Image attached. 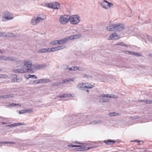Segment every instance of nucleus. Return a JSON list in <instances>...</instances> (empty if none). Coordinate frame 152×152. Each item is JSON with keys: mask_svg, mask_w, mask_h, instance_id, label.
I'll list each match as a JSON object with an SVG mask.
<instances>
[{"mask_svg": "<svg viewBox=\"0 0 152 152\" xmlns=\"http://www.w3.org/2000/svg\"><path fill=\"white\" fill-rule=\"evenodd\" d=\"M124 25L123 23H118L110 26L107 27L106 29L109 31H120L123 30Z\"/></svg>", "mask_w": 152, "mask_h": 152, "instance_id": "obj_1", "label": "nucleus"}, {"mask_svg": "<svg viewBox=\"0 0 152 152\" xmlns=\"http://www.w3.org/2000/svg\"><path fill=\"white\" fill-rule=\"evenodd\" d=\"M71 20V16L68 15H61L59 18V21L62 24H65Z\"/></svg>", "mask_w": 152, "mask_h": 152, "instance_id": "obj_2", "label": "nucleus"}, {"mask_svg": "<svg viewBox=\"0 0 152 152\" xmlns=\"http://www.w3.org/2000/svg\"><path fill=\"white\" fill-rule=\"evenodd\" d=\"M46 18V16L44 15H43L42 18L38 17L37 18H34L31 19V23L34 25H36L39 23L41 21L44 20Z\"/></svg>", "mask_w": 152, "mask_h": 152, "instance_id": "obj_3", "label": "nucleus"}, {"mask_svg": "<svg viewBox=\"0 0 152 152\" xmlns=\"http://www.w3.org/2000/svg\"><path fill=\"white\" fill-rule=\"evenodd\" d=\"M80 17L77 15H73L71 16L70 23L72 24H77L80 21Z\"/></svg>", "mask_w": 152, "mask_h": 152, "instance_id": "obj_4", "label": "nucleus"}, {"mask_svg": "<svg viewBox=\"0 0 152 152\" xmlns=\"http://www.w3.org/2000/svg\"><path fill=\"white\" fill-rule=\"evenodd\" d=\"M23 66H25L27 68V69H30V70H31V72H29L28 73H34V72L33 69L31 68V67L32 66V62L31 61H24V64Z\"/></svg>", "mask_w": 152, "mask_h": 152, "instance_id": "obj_5", "label": "nucleus"}, {"mask_svg": "<svg viewBox=\"0 0 152 152\" xmlns=\"http://www.w3.org/2000/svg\"><path fill=\"white\" fill-rule=\"evenodd\" d=\"M11 15L12 14L8 12H5L4 16L2 18V21H6L12 19L13 18L11 17Z\"/></svg>", "mask_w": 152, "mask_h": 152, "instance_id": "obj_6", "label": "nucleus"}, {"mask_svg": "<svg viewBox=\"0 0 152 152\" xmlns=\"http://www.w3.org/2000/svg\"><path fill=\"white\" fill-rule=\"evenodd\" d=\"M73 81V79L72 78H69V79H66L64 80H62V82L61 83L56 82L53 83L52 84V86H57L60 85L61 83L63 84L64 83H66L67 82Z\"/></svg>", "mask_w": 152, "mask_h": 152, "instance_id": "obj_7", "label": "nucleus"}, {"mask_svg": "<svg viewBox=\"0 0 152 152\" xmlns=\"http://www.w3.org/2000/svg\"><path fill=\"white\" fill-rule=\"evenodd\" d=\"M31 70H30L28 69H16L15 70L14 72H18L19 73H29L31 72Z\"/></svg>", "mask_w": 152, "mask_h": 152, "instance_id": "obj_8", "label": "nucleus"}, {"mask_svg": "<svg viewBox=\"0 0 152 152\" xmlns=\"http://www.w3.org/2000/svg\"><path fill=\"white\" fill-rule=\"evenodd\" d=\"M1 37H16L15 35L14 34L11 33H2V34L1 35Z\"/></svg>", "mask_w": 152, "mask_h": 152, "instance_id": "obj_9", "label": "nucleus"}, {"mask_svg": "<svg viewBox=\"0 0 152 152\" xmlns=\"http://www.w3.org/2000/svg\"><path fill=\"white\" fill-rule=\"evenodd\" d=\"M81 122H82L80 121V119L77 118L76 119L75 121L73 120L71 122V125H77L79 126L80 124V123Z\"/></svg>", "mask_w": 152, "mask_h": 152, "instance_id": "obj_10", "label": "nucleus"}, {"mask_svg": "<svg viewBox=\"0 0 152 152\" xmlns=\"http://www.w3.org/2000/svg\"><path fill=\"white\" fill-rule=\"evenodd\" d=\"M109 37L111 40H115L119 39L120 37L119 35H117L116 33H114L110 35Z\"/></svg>", "mask_w": 152, "mask_h": 152, "instance_id": "obj_11", "label": "nucleus"}, {"mask_svg": "<svg viewBox=\"0 0 152 152\" xmlns=\"http://www.w3.org/2000/svg\"><path fill=\"white\" fill-rule=\"evenodd\" d=\"M92 148V147L86 148L84 147V146L81 145V147H80V148H75V149L77 151H81L88 150Z\"/></svg>", "mask_w": 152, "mask_h": 152, "instance_id": "obj_12", "label": "nucleus"}, {"mask_svg": "<svg viewBox=\"0 0 152 152\" xmlns=\"http://www.w3.org/2000/svg\"><path fill=\"white\" fill-rule=\"evenodd\" d=\"M104 142L107 145H112L116 141L112 140H104Z\"/></svg>", "mask_w": 152, "mask_h": 152, "instance_id": "obj_13", "label": "nucleus"}, {"mask_svg": "<svg viewBox=\"0 0 152 152\" xmlns=\"http://www.w3.org/2000/svg\"><path fill=\"white\" fill-rule=\"evenodd\" d=\"M52 8L57 9L59 8L60 6V4L57 2H54L52 3Z\"/></svg>", "mask_w": 152, "mask_h": 152, "instance_id": "obj_14", "label": "nucleus"}, {"mask_svg": "<svg viewBox=\"0 0 152 152\" xmlns=\"http://www.w3.org/2000/svg\"><path fill=\"white\" fill-rule=\"evenodd\" d=\"M21 125H25V124L24 123H14L10 125H7L6 126V127H12L13 126H17Z\"/></svg>", "mask_w": 152, "mask_h": 152, "instance_id": "obj_15", "label": "nucleus"}, {"mask_svg": "<svg viewBox=\"0 0 152 152\" xmlns=\"http://www.w3.org/2000/svg\"><path fill=\"white\" fill-rule=\"evenodd\" d=\"M108 1L106 0H104L101 3V5L102 6V7L105 9H107V7Z\"/></svg>", "mask_w": 152, "mask_h": 152, "instance_id": "obj_16", "label": "nucleus"}, {"mask_svg": "<svg viewBox=\"0 0 152 152\" xmlns=\"http://www.w3.org/2000/svg\"><path fill=\"white\" fill-rule=\"evenodd\" d=\"M85 85L84 83H80L78 85L77 88L79 89L80 90H82L85 88H87L88 87L85 86Z\"/></svg>", "mask_w": 152, "mask_h": 152, "instance_id": "obj_17", "label": "nucleus"}, {"mask_svg": "<svg viewBox=\"0 0 152 152\" xmlns=\"http://www.w3.org/2000/svg\"><path fill=\"white\" fill-rule=\"evenodd\" d=\"M48 52H49V48H42L40 49L38 51V53H44Z\"/></svg>", "mask_w": 152, "mask_h": 152, "instance_id": "obj_18", "label": "nucleus"}, {"mask_svg": "<svg viewBox=\"0 0 152 152\" xmlns=\"http://www.w3.org/2000/svg\"><path fill=\"white\" fill-rule=\"evenodd\" d=\"M18 58L11 57H7L6 56V61H11L14 62H17L18 61Z\"/></svg>", "mask_w": 152, "mask_h": 152, "instance_id": "obj_19", "label": "nucleus"}, {"mask_svg": "<svg viewBox=\"0 0 152 152\" xmlns=\"http://www.w3.org/2000/svg\"><path fill=\"white\" fill-rule=\"evenodd\" d=\"M46 66L45 64H38L36 66L35 69H43Z\"/></svg>", "mask_w": 152, "mask_h": 152, "instance_id": "obj_20", "label": "nucleus"}, {"mask_svg": "<svg viewBox=\"0 0 152 152\" xmlns=\"http://www.w3.org/2000/svg\"><path fill=\"white\" fill-rule=\"evenodd\" d=\"M66 42V39L65 38L63 39L58 40V45L63 44Z\"/></svg>", "mask_w": 152, "mask_h": 152, "instance_id": "obj_21", "label": "nucleus"}, {"mask_svg": "<svg viewBox=\"0 0 152 152\" xmlns=\"http://www.w3.org/2000/svg\"><path fill=\"white\" fill-rule=\"evenodd\" d=\"M72 96V95L70 94H66L61 95L59 96H58L60 98L70 97Z\"/></svg>", "mask_w": 152, "mask_h": 152, "instance_id": "obj_22", "label": "nucleus"}, {"mask_svg": "<svg viewBox=\"0 0 152 152\" xmlns=\"http://www.w3.org/2000/svg\"><path fill=\"white\" fill-rule=\"evenodd\" d=\"M39 80L40 83L50 82V80L49 79H39Z\"/></svg>", "mask_w": 152, "mask_h": 152, "instance_id": "obj_23", "label": "nucleus"}, {"mask_svg": "<svg viewBox=\"0 0 152 152\" xmlns=\"http://www.w3.org/2000/svg\"><path fill=\"white\" fill-rule=\"evenodd\" d=\"M21 106V104H16V103H12L11 104H9L8 105H7L6 106V107H15L16 106Z\"/></svg>", "mask_w": 152, "mask_h": 152, "instance_id": "obj_24", "label": "nucleus"}, {"mask_svg": "<svg viewBox=\"0 0 152 152\" xmlns=\"http://www.w3.org/2000/svg\"><path fill=\"white\" fill-rule=\"evenodd\" d=\"M84 83L85 86L88 87L87 88H86L91 89V88L93 87H94L91 84H90V83Z\"/></svg>", "mask_w": 152, "mask_h": 152, "instance_id": "obj_25", "label": "nucleus"}, {"mask_svg": "<svg viewBox=\"0 0 152 152\" xmlns=\"http://www.w3.org/2000/svg\"><path fill=\"white\" fill-rule=\"evenodd\" d=\"M110 99H108L106 98H100L99 99V101L101 102H108L109 101Z\"/></svg>", "mask_w": 152, "mask_h": 152, "instance_id": "obj_26", "label": "nucleus"}, {"mask_svg": "<svg viewBox=\"0 0 152 152\" xmlns=\"http://www.w3.org/2000/svg\"><path fill=\"white\" fill-rule=\"evenodd\" d=\"M58 40H56L53 41L50 43V44L51 45H57L58 44Z\"/></svg>", "mask_w": 152, "mask_h": 152, "instance_id": "obj_27", "label": "nucleus"}, {"mask_svg": "<svg viewBox=\"0 0 152 152\" xmlns=\"http://www.w3.org/2000/svg\"><path fill=\"white\" fill-rule=\"evenodd\" d=\"M49 52H53L57 51L56 47H54L51 48H49Z\"/></svg>", "mask_w": 152, "mask_h": 152, "instance_id": "obj_28", "label": "nucleus"}, {"mask_svg": "<svg viewBox=\"0 0 152 152\" xmlns=\"http://www.w3.org/2000/svg\"><path fill=\"white\" fill-rule=\"evenodd\" d=\"M15 142H0V144H15Z\"/></svg>", "mask_w": 152, "mask_h": 152, "instance_id": "obj_29", "label": "nucleus"}, {"mask_svg": "<svg viewBox=\"0 0 152 152\" xmlns=\"http://www.w3.org/2000/svg\"><path fill=\"white\" fill-rule=\"evenodd\" d=\"M101 121H93L90 122V124H95L98 123H101Z\"/></svg>", "mask_w": 152, "mask_h": 152, "instance_id": "obj_30", "label": "nucleus"}, {"mask_svg": "<svg viewBox=\"0 0 152 152\" xmlns=\"http://www.w3.org/2000/svg\"><path fill=\"white\" fill-rule=\"evenodd\" d=\"M116 45L124 46L125 47H128V46L127 45H126L123 42H118L116 44Z\"/></svg>", "mask_w": 152, "mask_h": 152, "instance_id": "obj_31", "label": "nucleus"}, {"mask_svg": "<svg viewBox=\"0 0 152 152\" xmlns=\"http://www.w3.org/2000/svg\"><path fill=\"white\" fill-rule=\"evenodd\" d=\"M68 146L69 147H77V148H80V147H81V145H68Z\"/></svg>", "mask_w": 152, "mask_h": 152, "instance_id": "obj_32", "label": "nucleus"}, {"mask_svg": "<svg viewBox=\"0 0 152 152\" xmlns=\"http://www.w3.org/2000/svg\"><path fill=\"white\" fill-rule=\"evenodd\" d=\"M73 38L74 37H73V35L70 36L69 37H65V38H66V42H67L68 41L72 39H74Z\"/></svg>", "mask_w": 152, "mask_h": 152, "instance_id": "obj_33", "label": "nucleus"}, {"mask_svg": "<svg viewBox=\"0 0 152 152\" xmlns=\"http://www.w3.org/2000/svg\"><path fill=\"white\" fill-rule=\"evenodd\" d=\"M81 36V35L80 34H76L73 35L74 39H77L78 38L80 37Z\"/></svg>", "mask_w": 152, "mask_h": 152, "instance_id": "obj_34", "label": "nucleus"}, {"mask_svg": "<svg viewBox=\"0 0 152 152\" xmlns=\"http://www.w3.org/2000/svg\"><path fill=\"white\" fill-rule=\"evenodd\" d=\"M65 48V45H62L56 47L57 50V51L61 50V49L64 48Z\"/></svg>", "mask_w": 152, "mask_h": 152, "instance_id": "obj_35", "label": "nucleus"}, {"mask_svg": "<svg viewBox=\"0 0 152 152\" xmlns=\"http://www.w3.org/2000/svg\"><path fill=\"white\" fill-rule=\"evenodd\" d=\"M109 94H100L99 95V97H105L109 98Z\"/></svg>", "mask_w": 152, "mask_h": 152, "instance_id": "obj_36", "label": "nucleus"}, {"mask_svg": "<svg viewBox=\"0 0 152 152\" xmlns=\"http://www.w3.org/2000/svg\"><path fill=\"white\" fill-rule=\"evenodd\" d=\"M118 113L116 112H113L109 113L108 114V115H109L110 116H115L117 115H118Z\"/></svg>", "mask_w": 152, "mask_h": 152, "instance_id": "obj_37", "label": "nucleus"}, {"mask_svg": "<svg viewBox=\"0 0 152 152\" xmlns=\"http://www.w3.org/2000/svg\"><path fill=\"white\" fill-rule=\"evenodd\" d=\"M45 5L46 6L48 7H49V8H52V6H51V5H52V3H45Z\"/></svg>", "mask_w": 152, "mask_h": 152, "instance_id": "obj_38", "label": "nucleus"}, {"mask_svg": "<svg viewBox=\"0 0 152 152\" xmlns=\"http://www.w3.org/2000/svg\"><path fill=\"white\" fill-rule=\"evenodd\" d=\"M6 61V56H0V60Z\"/></svg>", "mask_w": 152, "mask_h": 152, "instance_id": "obj_39", "label": "nucleus"}, {"mask_svg": "<svg viewBox=\"0 0 152 152\" xmlns=\"http://www.w3.org/2000/svg\"><path fill=\"white\" fill-rule=\"evenodd\" d=\"M109 98H117L118 96H117L115 95H109Z\"/></svg>", "mask_w": 152, "mask_h": 152, "instance_id": "obj_40", "label": "nucleus"}, {"mask_svg": "<svg viewBox=\"0 0 152 152\" xmlns=\"http://www.w3.org/2000/svg\"><path fill=\"white\" fill-rule=\"evenodd\" d=\"M107 7L108 8H110L111 7H112L113 5V4L109 2H108V3H107Z\"/></svg>", "mask_w": 152, "mask_h": 152, "instance_id": "obj_41", "label": "nucleus"}, {"mask_svg": "<svg viewBox=\"0 0 152 152\" xmlns=\"http://www.w3.org/2000/svg\"><path fill=\"white\" fill-rule=\"evenodd\" d=\"M28 76L30 77V78H33L37 79V77L34 75H29Z\"/></svg>", "mask_w": 152, "mask_h": 152, "instance_id": "obj_42", "label": "nucleus"}, {"mask_svg": "<svg viewBox=\"0 0 152 152\" xmlns=\"http://www.w3.org/2000/svg\"><path fill=\"white\" fill-rule=\"evenodd\" d=\"M7 98H10V97H12L14 96V94H10L7 95Z\"/></svg>", "mask_w": 152, "mask_h": 152, "instance_id": "obj_43", "label": "nucleus"}, {"mask_svg": "<svg viewBox=\"0 0 152 152\" xmlns=\"http://www.w3.org/2000/svg\"><path fill=\"white\" fill-rule=\"evenodd\" d=\"M73 71H76L79 69V68H80V67L76 66H73Z\"/></svg>", "mask_w": 152, "mask_h": 152, "instance_id": "obj_44", "label": "nucleus"}, {"mask_svg": "<svg viewBox=\"0 0 152 152\" xmlns=\"http://www.w3.org/2000/svg\"><path fill=\"white\" fill-rule=\"evenodd\" d=\"M84 77H86L87 78H91L92 77V76H91V75H86V74L84 75Z\"/></svg>", "mask_w": 152, "mask_h": 152, "instance_id": "obj_45", "label": "nucleus"}, {"mask_svg": "<svg viewBox=\"0 0 152 152\" xmlns=\"http://www.w3.org/2000/svg\"><path fill=\"white\" fill-rule=\"evenodd\" d=\"M64 70H67L69 69V67H68V66L66 65H64Z\"/></svg>", "mask_w": 152, "mask_h": 152, "instance_id": "obj_46", "label": "nucleus"}, {"mask_svg": "<svg viewBox=\"0 0 152 152\" xmlns=\"http://www.w3.org/2000/svg\"><path fill=\"white\" fill-rule=\"evenodd\" d=\"M34 82L36 84H37L40 83V80H37L34 81Z\"/></svg>", "mask_w": 152, "mask_h": 152, "instance_id": "obj_47", "label": "nucleus"}, {"mask_svg": "<svg viewBox=\"0 0 152 152\" xmlns=\"http://www.w3.org/2000/svg\"><path fill=\"white\" fill-rule=\"evenodd\" d=\"M19 113L20 114H23V113H25V110H20V111H19Z\"/></svg>", "mask_w": 152, "mask_h": 152, "instance_id": "obj_48", "label": "nucleus"}, {"mask_svg": "<svg viewBox=\"0 0 152 152\" xmlns=\"http://www.w3.org/2000/svg\"><path fill=\"white\" fill-rule=\"evenodd\" d=\"M7 76L6 75H3L2 74H0V78H4L5 77H7Z\"/></svg>", "mask_w": 152, "mask_h": 152, "instance_id": "obj_49", "label": "nucleus"}, {"mask_svg": "<svg viewBox=\"0 0 152 152\" xmlns=\"http://www.w3.org/2000/svg\"><path fill=\"white\" fill-rule=\"evenodd\" d=\"M129 53L135 56V52L133 51H129Z\"/></svg>", "mask_w": 152, "mask_h": 152, "instance_id": "obj_50", "label": "nucleus"}, {"mask_svg": "<svg viewBox=\"0 0 152 152\" xmlns=\"http://www.w3.org/2000/svg\"><path fill=\"white\" fill-rule=\"evenodd\" d=\"M25 113H30L32 110L29 109H25Z\"/></svg>", "mask_w": 152, "mask_h": 152, "instance_id": "obj_51", "label": "nucleus"}, {"mask_svg": "<svg viewBox=\"0 0 152 152\" xmlns=\"http://www.w3.org/2000/svg\"><path fill=\"white\" fill-rule=\"evenodd\" d=\"M24 76H25V78L26 79H28L29 78H30V77L28 76V75H25Z\"/></svg>", "mask_w": 152, "mask_h": 152, "instance_id": "obj_52", "label": "nucleus"}, {"mask_svg": "<svg viewBox=\"0 0 152 152\" xmlns=\"http://www.w3.org/2000/svg\"><path fill=\"white\" fill-rule=\"evenodd\" d=\"M135 56H141L140 54L139 53H137L135 52Z\"/></svg>", "mask_w": 152, "mask_h": 152, "instance_id": "obj_53", "label": "nucleus"}, {"mask_svg": "<svg viewBox=\"0 0 152 152\" xmlns=\"http://www.w3.org/2000/svg\"><path fill=\"white\" fill-rule=\"evenodd\" d=\"M3 99H6L7 98V95H2V97Z\"/></svg>", "mask_w": 152, "mask_h": 152, "instance_id": "obj_54", "label": "nucleus"}, {"mask_svg": "<svg viewBox=\"0 0 152 152\" xmlns=\"http://www.w3.org/2000/svg\"><path fill=\"white\" fill-rule=\"evenodd\" d=\"M138 118V117L137 116H134L132 117V119H136Z\"/></svg>", "mask_w": 152, "mask_h": 152, "instance_id": "obj_55", "label": "nucleus"}, {"mask_svg": "<svg viewBox=\"0 0 152 152\" xmlns=\"http://www.w3.org/2000/svg\"><path fill=\"white\" fill-rule=\"evenodd\" d=\"M73 66L70 67V68H69V70L70 71H73Z\"/></svg>", "mask_w": 152, "mask_h": 152, "instance_id": "obj_56", "label": "nucleus"}, {"mask_svg": "<svg viewBox=\"0 0 152 152\" xmlns=\"http://www.w3.org/2000/svg\"><path fill=\"white\" fill-rule=\"evenodd\" d=\"M149 100H145V103L146 104H149Z\"/></svg>", "mask_w": 152, "mask_h": 152, "instance_id": "obj_57", "label": "nucleus"}, {"mask_svg": "<svg viewBox=\"0 0 152 152\" xmlns=\"http://www.w3.org/2000/svg\"><path fill=\"white\" fill-rule=\"evenodd\" d=\"M17 76L16 75H12V77L13 78H16L17 77Z\"/></svg>", "mask_w": 152, "mask_h": 152, "instance_id": "obj_58", "label": "nucleus"}, {"mask_svg": "<svg viewBox=\"0 0 152 152\" xmlns=\"http://www.w3.org/2000/svg\"><path fill=\"white\" fill-rule=\"evenodd\" d=\"M77 70H79L80 71H83V69L82 68H80H80H79V69H78Z\"/></svg>", "mask_w": 152, "mask_h": 152, "instance_id": "obj_59", "label": "nucleus"}, {"mask_svg": "<svg viewBox=\"0 0 152 152\" xmlns=\"http://www.w3.org/2000/svg\"><path fill=\"white\" fill-rule=\"evenodd\" d=\"M12 82H16V79H12Z\"/></svg>", "mask_w": 152, "mask_h": 152, "instance_id": "obj_60", "label": "nucleus"}, {"mask_svg": "<svg viewBox=\"0 0 152 152\" xmlns=\"http://www.w3.org/2000/svg\"><path fill=\"white\" fill-rule=\"evenodd\" d=\"M145 100H141L139 101L140 102H145Z\"/></svg>", "mask_w": 152, "mask_h": 152, "instance_id": "obj_61", "label": "nucleus"}, {"mask_svg": "<svg viewBox=\"0 0 152 152\" xmlns=\"http://www.w3.org/2000/svg\"><path fill=\"white\" fill-rule=\"evenodd\" d=\"M84 116H86V117L87 118H88V116L89 115H83Z\"/></svg>", "mask_w": 152, "mask_h": 152, "instance_id": "obj_62", "label": "nucleus"}, {"mask_svg": "<svg viewBox=\"0 0 152 152\" xmlns=\"http://www.w3.org/2000/svg\"><path fill=\"white\" fill-rule=\"evenodd\" d=\"M149 104H152V100H149Z\"/></svg>", "mask_w": 152, "mask_h": 152, "instance_id": "obj_63", "label": "nucleus"}, {"mask_svg": "<svg viewBox=\"0 0 152 152\" xmlns=\"http://www.w3.org/2000/svg\"><path fill=\"white\" fill-rule=\"evenodd\" d=\"M149 56L150 57H152V54H149Z\"/></svg>", "mask_w": 152, "mask_h": 152, "instance_id": "obj_64", "label": "nucleus"}]
</instances>
